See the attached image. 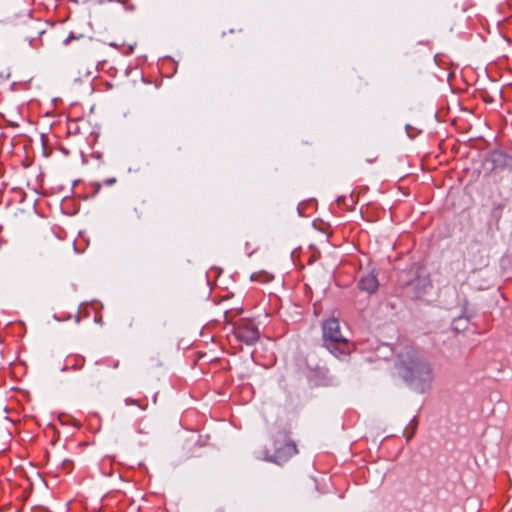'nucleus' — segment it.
<instances>
[{
  "mask_svg": "<svg viewBox=\"0 0 512 512\" xmlns=\"http://www.w3.org/2000/svg\"><path fill=\"white\" fill-rule=\"evenodd\" d=\"M398 375L414 391L425 393L435 378L431 363L420 353L408 350L400 355L396 365Z\"/></svg>",
  "mask_w": 512,
  "mask_h": 512,
  "instance_id": "1",
  "label": "nucleus"
},
{
  "mask_svg": "<svg viewBox=\"0 0 512 512\" xmlns=\"http://www.w3.org/2000/svg\"><path fill=\"white\" fill-rule=\"evenodd\" d=\"M322 329L324 344L333 355L340 358L349 353L348 341L342 335L339 321L336 318L327 319L323 323Z\"/></svg>",
  "mask_w": 512,
  "mask_h": 512,
  "instance_id": "2",
  "label": "nucleus"
},
{
  "mask_svg": "<svg viewBox=\"0 0 512 512\" xmlns=\"http://www.w3.org/2000/svg\"><path fill=\"white\" fill-rule=\"evenodd\" d=\"M260 333L258 329L252 323H245L241 325L237 330V338L246 343L252 345L259 339Z\"/></svg>",
  "mask_w": 512,
  "mask_h": 512,
  "instance_id": "3",
  "label": "nucleus"
},
{
  "mask_svg": "<svg viewBox=\"0 0 512 512\" xmlns=\"http://www.w3.org/2000/svg\"><path fill=\"white\" fill-rule=\"evenodd\" d=\"M296 453V445L292 442H288L283 447L276 449L275 454L270 459V461L281 464L286 462L292 455Z\"/></svg>",
  "mask_w": 512,
  "mask_h": 512,
  "instance_id": "4",
  "label": "nucleus"
},
{
  "mask_svg": "<svg viewBox=\"0 0 512 512\" xmlns=\"http://www.w3.org/2000/svg\"><path fill=\"white\" fill-rule=\"evenodd\" d=\"M296 453V445L292 442H288L283 447L276 449L275 454L270 459V461L281 464L286 462L292 455Z\"/></svg>",
  "mask_w": 512,
  "mask_h": 512,
  "instance_id": "5",
  "label": "nucleus"
},
{
  "mask_svg": "<svg viewBox=\"0 0 512 512\" xmlns=\"http://www.w3.org/2000/svg\"><path fill=\"white\" fill-rule=\"evenodd\" d=\"M379 286V282L373 272H369L361 276L358 282L360 290L365 291L369 294L374 293Z\"/></svg>",
  "mask_w": 512,
  "mask_h": 512,
  "instance_id": "6",
  "label": "nucleus"
},
{
  "mask_svg": "<svg viewBox=\"0 0 512 512\" xmlns=\"http://www.w3.org/2000/svg\"><path fill=\"white\" fill-rule=\"evenodd\" d=\"M420 282H421L423 288L430 285V282L427 279H422V280H420Z\"/></svg>",
  "mask_w": 512,
  "mask_h": 512,
  "instance_id": "7",
  "label": "nucleus"
},
{
  "mask_svg": "<svg viewBox=\"0 0 512 512\" xmlns=\"http://www.w3.org/2000/svg\"><path fill=\"white\" fill-rule=\"evenodd\" d=\"M125 402L127 405L137 404L136 400L133 399H126Z\"/></svg>",
  "mask_w": 512,
  "mask_h": 512,
  "instance_id": "8",
  "label": "nucleus"
},
{
  "mask_svg": "<svg viewBox=\"0 0 512 512\" xmlns=\"http://www.w3.org/2000/svg\"><path fill=\"white\" fill-rule=\"evenodd\" d=\"M115 181L116 180L114 178L113 179H109V180H107V184L112 185L113 183H115Z\"/></svg>",
  "mask_w": 512,
  "mask_h": 512,
  "instance_id": "9",
  "label": "nucleus"
},
{
  "mask_svg": "<svg viewBox=\"0 0 512 512\" xmlns=\"http://www.w3.org/2000/svg\"><path fill=\"white\" fill-rule=\"evenodd\" d=\"M68 463H70V461H69V460H64V461H63V466H66Z\"/></svg>",
  "mask_w": 512,
  "mask_h": 512,
  "instance_id": "10",
  "label": "nucleus"
}]
</instances>
